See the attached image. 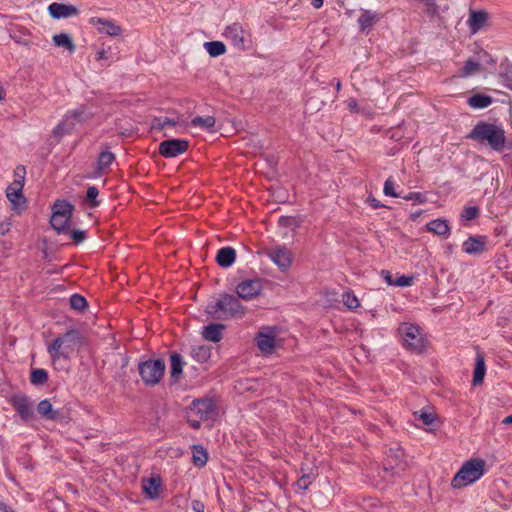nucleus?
<instances>
[{
    "instance_id": "nucleus-1",
    "label": "nucleus",
    "mask_w": 512,
    "mask_h": 512,
    "mask_svg": "<svg viewBox=\"0 0 512 512\" xmlns=\"http://www.w3.org/2000/svg\"><path fill=\"white\" fill-rule=\"evenodd\" d=\"M206 313L216 319L226 320L242 317L245 314V308L238 298L230 294H222L218 299L207 304Z\"/></svg>"
},
{
    "instance_id": "nucleus-2",
    "label": "nucleus",
    "mask_w": 512,
    "mask_h": 512,
    "mask_svg": "<svg viewBox=\"0 0 512 512\" xmlns=\"http://www.w3.org/2000/svg\"><path fill=\"white\" fill-rule=\"evenodd\" d=\"M81 344V339L76 331H68L54 339L48 346L47 352L55 365L61 359L68 360Z\"/></svg>"
},
{
    "instance_id": "nucleus-3",
    "label": "nucleus",
    "mask_w": 512,
    "mask_h": 512,
    "mask_svg": "<svg viewBox=\"0 0 512 512\" xmlns=\"http://www.w3.org/2000/svg\"><path fill=\"white\" fill-rule=\"evenodd\" d=\"M486 473V462L481 458H472L464 462L452 479L453 488H462L478 481Z\"/></svg>"
},
{
    "instance_id": "nucleus-4",
    "label": "nucleus",
    "mask_w": 512,
    "mask_h": 512,
    "mask_svg": "<svg viewBox=\"0 0 512 512\" xmlns=\"http://www.w3.org/2000/svg\"><path fill=\"white\" fill-rule=\"evenodd\" d=\"M470 138L479 143H487L495 151H501L505 145V132L497 125L479 123L471 131Z\"/></svg>"
},
{
    "instance_id": "nucleus-5",
    "label": "nucleus",
    "mask_w": 512,
    "mask_h": 512,
    "mask_svg": "<svg viewBox=\"0 0 512 512\" xmlns=\"http://www.w3.org/2000/svg\"><path fill=\"white\" fill-rule=\"evenodd\" d=\"M398 333L404 347L412 352L421 353L427 346V339L418 325L404 322L399 325Z\"/></svg>"
},
{
    "instance_id": "nucleus-6",
    "label": "nucleus",
    "mask_w": 512,
    "mask_h": 512,
    "mask_svg": "<svg viewBox=\"0 0 512 512\" xmlns=\"http://www.w3.org/2000/svg\"><path fill=\"white\" fill-rule=\"evenodd\" d=\"M255 343L264 356L271 355L281 345L280 329L277 327L264 326L255 335Z\"/></svg>"
},
{
    "instance_id": "nucleus-7",
    "label": "nucleus",
    "mask_w": 512,
    "mask_h": 512,
    "mask_svg": "<svg viewBox=\"0 0 512 512\" xmlns=\"http://www.w3.org/2000/svg\"><path fill=\"white\" fill-rule=\"evenodd\" d=\"M165 364L162 360H148L139 364V373L147 385L157 384L164 375Z\"/></svg>"
},
{
    "instance_id": "nucleus-8",
    "label": "nucleus",
    "mask_w": 512,
    "mask_h": 512,
    "mask_svg": "<svg viewBox=\"0 0 512 512\" xmlns=\"http://www.w3.org/2000/svg\"><path fill=\"white\" fill-rule=\"evenodd\" d=\"M72 206L65 201H58L52 208L51 226L58 232L64 231L70 220Z\"/></svg>"
},
{
    "instance_id": "nucleus-9",
    "label": "nucleus",
    "mask_w": 512,
    "mask_h": 512,
    "mask_svg": "<svg viewBox=\"0 0 512 512\" xmlns=\"http://www.w3.org/2000/svg\"><path fill=\"white\" fill-rule=\"evenodd\" d=\"M86 114L88 116V112L85 107H79L73 111H69L64 116L63 120L54 128L53 133L56 136H62L64 134H69L71 131L76 129L79 125L77 123L78 114Z\"/></svg>"
},
{
    "instance_id": "nucleus-10",
    "label": "nucleus",
    "mask_w": 512,
    "mask_h": 512,
    "mask_svg": "<svg viewBox=\"0 0 512 512\" xmlns=\"http://www.w3.org/2000/svg\"><path fill=\"white\" fill-rule=\"evenodd\" d=\"M215 414V404L211 399H198L189 407V417H197L200 420L211 419Z\"/></svg>"
},
{
    "instance_id": "nucleus-11",
    "label": "nucleus",
    "mask_w": 512,
    "mask_h": 512,
    "mask_svg": "<svg viewBox=\"0 0 512 512\" xmlns=\"http://www.w3.org/2000/svg\"><path fill=\"white\" fill-rule=\"evenodd\" d=\"M268 258L282 271H287L292 264L291 252L282 246L270 248L266 252Z\"/></svg>"
},
{
    "instance_id": "nucleus-12",
    "label": "nucleus",
    "mask_w": 512,
    "mask_h": 512,
    "mask_svg": "<svg viewBox=\"0 0 512 512\" xmlns=\"http://www.w3.org/2000/svg\"><path fill=\"white\" fill-rule=\"evenodd\" d=\"M487 58L488 54L482 51L477 53V55L467 59L462 68L459 70V76L462 78H468L479 73Z\"/></svg>"
},
{
    "instance_id": "nucleus-13",
    "label": "nucleus",
    "mask_w": 512,
    "mask_h": 512,
    "mask_svg": "<svg viewBox=\"0 0 512 512\" xmlns=\"http://www.w3.org/2000/svg\"><path fill=\"white\" fill-rule=\"evenodd\" d=\"M153 127L165 130V133H183L186 131L188 124L177 117H158L154 120Z\"/></svg>"
},
{
    "instance_id": "nucleus-14",
    "label": "nucleus",
    "mask_w": 512,
    "mask_h": 512,
    "mask_svg": "<svg viewBox=\"0 0 512 512\" xmlns=\"http://www.w3.org/2000/svg\"><path fill=\"white\" fill-rule=\"evenodd\" d=\"M262 290V283L259 279L245 280L236 287L239 298L249 301L257 297Z\"/></svg>"
},
{
    "instance_id": "nucleus-15",
    "label": "nucleus",
    "mask_w": 512,
    "mask_h": 512,
    "mask_svg": "<svg viewBox=\"0 0 512 512\" xmlns=\"http://www.w3.org/2000/svg\"><path fill=\"white\" fill-rule=\"evenodd\" d=\"M188 149V142L182 139H172L163 141L160 144L159 151L162 156L167 158L176 157Z\"/></svg>"
},
{
    "instance_id": "nucleus-16",
    "label": "nucleus",
    "mask_w": 512,
    "mask_h": 512,
    "mask_svg": "<svg viewBox=\"0 0 512 512\" xmlns=\"http://www.w3.org/2000/svg\"><path fill=\"white\" fill-rule=\"evenodd\" d=\"M21 185L19 182L11 183L6 189V197L12 204L14 210L20 211L24 208L25 198L22 194Z\"/></svg>"
},
{
    "instance_id": "nucleus-17",
    "label": "nucleus",
    "mask_w": 512,
    "mask_h": 512,
    "mask_svg": "<svg viewBox=\"0 0 512 512\" xmlns=\"http://www.w3.org/2000/svg\"><path fill=\"white\" fill-rule=\"evenodd\" d=\"M13 406L23 420L30 421L33 419L34 409L29 398L25 396H17L13 400Z\"/></svg>"
},
{
    "instance_id": "nucleus-18",
    "label": "nucleus",
    "mask_w": 512,
    "mask_h": 512,
    "mask_svg": "<svg viewBox=\"0 0 512 512\" xmlns=\"http://www.w3.org/2000/svg\"><path fill=\"white\" fill-rule=\"evenodd\" d=\"M90 23L94 25L97 30L109 36H118L121 33V28L114 21L105 18H91Z\"/></svg>"
},
{
    "instance_id": "nucleus-19",
    "label": "nucleus",
    "mask_w": 512,
    "mask_h": 512,
    "mask_svg": "<svg viewBox=\"0 0 512 512\" xmlns=\"http://www.w3.org/2000/svg\"><path fill=\"white\" fill-rule=\"evenodd\" d=\"M223 36L231 41L235 47H244V30L239 23H233L227 26L223 32Z\"/></svg>"
},
{
    "instance_id": "nucleus-20",
    "label": "nucleus",
    "mask_w": 512,
    "mask_h": 512,
    "mask_svg": "<svg viewBox=\"0 0 512 512\" xmlns=\"http://www.w3.org/2000/svg\"><path fill=\"white\" fill-rule=\"evenodd\" d=\"M48 12L52 18L61 19L76 15L78 10L72 5L52 3L48 6Z\"/></svg>"
},
{
    "instance_id": "nucleus-21",
    "label": "nucleus",
    "mask_w": 512,
    "mask_h": 512,
    "mask_svg": "<svg viewBox=\"0 0 512 512\" xmlns=\"http://www.w3.org/2000/svg\"><path fill=\"white\" fill-rule=\"evenodd\" d=\"M426 230L435 235L449 237L451 228L447 220L443 218L434 219L426 224Z\"/></svg>"
},
{
    "instance_id": "nucleus-22",
    "label": "nucleus",
    "mask_w": 512,
    "mask_h": 512,
    "mask_svg": "<svg viewBox=\"0 0 512 512\" xmlns=\"http://www.w3.org/2000/svg\"><path fill=\"white\" fill-rule=\"evenodd\" d=\"M485 238L483 237H468L462 245L463 251L469 255L479 254L484 251Z\"/></svg>"
},
{
    "instance_id": "nucleus-23",
    "label": "nucleus",
    "mask_w": 512,
    "mask_h": 512,
    "mask_svg": "<svg viewBox=\"0 0 512 512\" xmlns=\"http://www.w3.org/2000/svg\"><path fill=\"white\" fill-rule=\"evenodd\" d=\"M488 15L484 11H471L467 24L471 33H477L487 22Z\"/></svg>"
},
{
    "instance_id": "nucleus-24",
    "label": "nucleus",
    "mask_w": 512,
    "mask_h": 512,
    "mask_svg": "<svg viewBox=\"0 0 512 512\" xmlns=\"http://www.w3.org/2000/svg\"><path fill=\"white\" fill-rule=\"evenodd\" d=\"M160 486L161 478L158 475H153L150 478L143 479L142 481L143 491L151 499L158 496Z\"/></svg>"
},
{
    "instance_id": "nucleus-25",
    "label": "nucleus",
    "mask_w": 512,
    "mask_h": 512,
    "mask_svg": "<svg viewBox=\"0 0 512 512\" xmlns=\"http://www.w3.org/2000/svg\"><path fill=\"white\" fill-rule=\"evenodd\" d=\"M236 259V252L231 247L221 248L216 256V261L219 266L227 268L230 267Z\"/></svg>"
},
{
    "instance_id": "nucleus-26",
    "label": "nucleus",
    "mask_w": 512,
    "mask_h": 512,
    "mask_svg": "<svg viewBox=\"0 0 512 512\" xmlns=\"http://www.w3.org/2000/svg\"><path fill=\"white\" fill-rule=\"evenodd\" d=\"M223 328L224 326L221 324H209L203 328L202 336L208 341L219 342L222 338Z\"/></svg>"
},
{
    "instance_id": "nucleus-27",
    "label": "nucleus",
    "mask_w": 512,
    "mask_h": 512,
    "mask_svg": "<svg viewBox=\"0 0 512 512\" xmlns=\"http://www.w3.org/2000/svg\"><path fill=\"white\" fill-rule=\"evenodd\" d=\"M216 121L213 116L195 117L188 124L190 127L199 128L203 131L212 132L214 130Z\"/></svg>"
},
{
    "instance_id": "nucleus-28",
    "label": "nucleus",
    "mask_w": 512,
    "mask_h": 512,
    "mask_svg": "<svg viewBox=\"0 0 512 512\" xmlns=\"http://www.w3.org/2000/svg\"><path fill=\"white\" fill-rule=\"evenodd\" d=\"M53 43L57 47H61L69 51L70 53H73L75 51V45L67 33H59L55 34L52 38Z\"/></svg>"
},
{
    "instance_id": "nucleus-29",
    "label": "nucleus",
    "mask_w": 512,
    "mask_h": 512,
    "mask_svg": "<svg viewBox=\"0 0 512 512\" xmlns=\"http://www.w3.org/2000/svg\"><path fill=\"white\" fill-rule=\"evenodd\" d=\"M377 20L378 15L375 12L364 11L358 18V24L362 31H369Z\"/></svg>"
},
{
    "instance_id": "nucleus-30",
    "label": "nucleus",
    "mask_w": 512,
    "mask_h": 512,
    "mask_svg": "<svg viewBox=\"0 0 512 512\" xmlns=\"http://www.w3.org/2000/svg\"><path fill=\"white\" fill-rule=\"evenodd\" d=\"M485 372H486V367H485L484 358L481 354L478 353L476 356L475 369H474V375H473V384L474 385H479L483 382Z\"/></svg>"
},
{
    "instance_id": "nucleus-31",
    "label": "nucleus",
    "mask_w": 512,
    "mask_h": 512,
    "mask_svg": "<svg viewBox=\"0 0 512 512\" xmlns=\"http://www.w3.org/2000/svg\"><path fill=\"white\" fill-rule=\"evenodd\" d=\"M37 411L42 417L48 420H55L58 415V412L53 409L51 402L47 399L39 402Z\"/></svg>"
},
{
    "instance_id": "nucleus-32",
    "label": "nucleus",
    "mask_w": 512,
    "mask_h": 512,
    "mask_svg": "<svg viewBox=\"0 0 512 512\" xmlns=\"http://www.w3.org/2000/svg\"><path fill=\"white\" fill-rule=\"evenodd\" d=\"M492 103V98L484 94H475L468 99V104L474 109H483Z\"/></svg>"
},
{
    "instance_id": "nucleus-33",
    "label": "nucleus",
    "mask_w": 512,
    "mask_h": 512,
    "mask_svg": "<svg viewBox=\"0 0 512 512\" xmlns=\"http://www.w3.org/2000/svg\"><path fill=\"white\" fill-rule=\"evenodd\" d=\"M193 463L197 467H203L208 460V453L201 445L192 446Z\"/></svg>"
},
{
    "instance_id": "nucleus-34",
    "label": "nucleus",
    "mask_w": 512,
    "mask_h": 512,
    "mask_svg": "<svg viewBox=\"0 0 512 512\" xmlns=\"http://www.w3.org/2000/svg\"><path fill=\"white\" fill-rule=\"evenodd\" d=\"M170 362H171V377L174 380H177L180 377V375L182 374L183 365H184L183 359L179 354L173 353L170 356Z\"/></svg>"
},
{
    "instance_id": "nucleus-35",
    "label": "nucleus",
    "mask_w": 512,
    "mask_h": 512,
    "mask_svg": "<svg viewBox=\"0 0 512 512\" xmlns=\"http://www.w3.org/2000/svg\"><path fill=\"white\" fill-rule=\"evenodd\" d=\"M191 356L199 363H205L210 358V349L204 345L193 346Z\"/></svg>"
},
{
    "instance_id": "nucleus-36",
    "label": "nucleus",
    "mask_w": 512,
    "mask_h": 512,
    "mask_svg": "<svg viewBox=\"0 0 512 512\" xmlns=\"http://www.w3.org/2000/svg\"><path fill=\"white\" fill-rule=\"evenodd\" d=\"M115 156L110 151H103L100 153L97 160V169L100 172H104L114 162Z\"/></svg>"
},
{
    "instance_id": "nucleus-37",
    "label": "nucleus",
    "mask_w": 512,
    "mask_h": 512,
    "mask_svg": "<svg viewBox=\"0 0 512 512\" xmlns=\"http://www.w3.org/2000/svg\"><path fill=\"white\" fill-rule=\"evenodd\" d=\"M205 50L211 57L223 55L226 51L225 45L220 41H211L204 44Z\"/></svg>"
},
{
    "instance_id": "nucleus-38",
    "label": "nucleus",
    "mask_w": 512,
    "mask_h": 512,
    "mask_svg": "<svg viewBox=\"0 0 512 512\" xmlns=\"http://www.w3.org/2000/svg\"><path fill=\"white\" fill-rule=\"evenodd\" d=\"M342 302L349 310H354L359 307L358 298L350 291H346L342 294Z\"/></svg>"
},
{
    "instance_id": "nucleus-39",
    "label": "nucleus",
    "mask_w": 512,
    "mask_h": 512,
    "mask_svg": "<svg viewBox=\"0 0 512 512\" xmlns=\"http://www.w3.org/2000/svg\"><path fill=\"white\" fill-rule=\"evenodd\" d=\"M48 379V374L44 369H35L31 373V382L35 385H42Z\"/></svg>"
},
{
    "instance_id": "nucleus-40",
    "label": "nucleus",
    "mask_w": 512,
    "mask_h": 512,
    "mask_svg": "<svg viewBox=\"0 0 512 512\" xmlns=\"http://www.w3.org/2000/svg\"><path fill=\"white\" fill-rule=\"evenodd\" d=\"M314 473L303 474L296 483V486L301 490H306L314 481Z\"/></svg>"
},
{
    "instance_id": "nucleus-41",
    "label": "nucleus",
    "mask_w": 512,
    "mask_h": 512,
    "mask_svg": "<svg viewBox=\"0 0 512 512\" xmlns=\"http://www.w3.org/2000/svg\"><path fill=\"white\" fill-rule=\"evenodd\" d=\"M479 214V209L476 206H467L461 213V219L463 221H470L475 219Z\"/></svg>"
},
{
    "instance_id": "nucleus-42",
    "label": "nucleus",
    "mask_w": 512,
    "mask_h": 512,
    "mask_svg": "<svg viewBox=\"0 0 512 512\" xmlns=\"http://www.w3.org/2000/svg\"><path fill=\"white\" fill-rule=\"evenodd\" d=\"M70 305L73 309L80 311L86 307L87 302L83 296L79 294H74L70 298Z\"/></svg>"
},
{
    "instance_id": "nucleus-43",
    "label": "nucleus",
    "mask_w": 512,
    "mask_h": 512,
    "mask_svg": "<svg viewBox=\"0 0 512 512\" xmlns=\"http://www.w3.org/2000/svg\"><path fill=\"white\" fill-rule=\"evenodd\" d=\"M383 192L386 196L390 197H401L400 194H398L395 190V182L392 177H389L386 179L384 183Z\"/></svg>"
},
{
    "instance_id": "nucleus-44",
    "label": "nucleus",
    "mask_w": 512,
    "mask_h": 512,
    "mask_svg": "<svg viewBox=\"0 0 512 512\" xmlns=\"http://www.w3.org/2000/svg\"><path fill=\"white\" fill-rule=\"evenodd\" d=\"M403 198L407 201H412L413 204H424L426 202V196L419 192H411Z\"/></svg>"
},
{
    "instance_id": "nucleus-45",
    "label": "nucleus",
    "mask_w": 512,
    "mask_h": 512,
    "mask_svg": "<svg viewBox=\"0 0 512 512\" xmlns=\"http://www.w3.org/2000/svg\"><path fill=\"white\" fill-rule=\"evenodd\" d=\"M25 173H26V171L23 166H17L16 169L14 170V181L12 183L19 182L21 187H23L24 182H25Z\"/></svg>"
},
{
    "instance_id": "nucleus-46",
    "label": "nucleus",
    "mask_w": 512,
    "mask_h": 512,
    "mask_svg": "<svg viewBox=\"0 0 512 512\" xmlns=\"http://www.w3.org/2000/svg\"><path fill=\"white\" fill-rule=\"evenodd\" d=\"M413 284V277L401 275L395 279L394 286L397 287H409Z\"/></svg>"
},
{
    "instance_id": "nucleus-47",
    "label": "nucleus",
    "mask_w": 512,
    "mask_h": 512,
    "mask_svg": "<svg viewBox=\"0 0 512 512\" xmlns=\"http://www.w3.org/2000/svg\"><path fill=\"white\" fill-rule=\"evenodd\" d=\"M419 419L423 422V424L431 425L434 422V415L427 411H420Z\"/></svg>"
},
{
    "instance_id": "nucleus-48",
    "label": "nucleus",
    "mask_w": 512,
    "mask_h": 512,
    "mask_svg": "<svg viewBox=\"0 0 512 512\" xmlns=\"http://www.w3.org/2000/svg\"><path fill=\"white\" fill-rule=\"evenodd\" d=\"M98 194H99V191L95 186L89 187L86 192L87 199L89 201L93 202V204H95V200H96Z\"/></svg>"
},
{
    "instance_id": "nucleus-49",
    "label": "nucleus",
    "mask_w": 512,
    "mask_h": 512,
    "mask_svg": "<svg viewBox=\"0 0 512 512\" xmlns=\"http://www.w3.org/2000/svg\"><path fill=\"white\" fill-rule=\"evenodd\" d=\"M381 276L389 286H394L395 279L392 278V274L388 270H382Z\"/></svg>"
},
{
    "instance_id": "nucleus-50",
    "label": "nucleus",
    "mask_w": 512,
    "mask_h": 512,
    "mask_svg": "<svg viewBox=\"0 0 512 512\" xmlns=\"http://www.w3.org/2000/svg\"><path fill=\"white\" fill-rule=\"evenodd\" d=\"M86 111L88 112V116H86V114H78L77 123H79V125H82L83 123L89 121L92 118L93 113L88 109H86Z\"/></svg>"
},
{
    "instance_id": "nucleus-51",
    "label": "nucleus",
    "mask_w": 512,
    "mask_h": 512,
    "mask_svg": "<svg viewBox=\"0 0 512 512\" xmlns=\"http://www.w3.org/2000/svg\"><path fill=\"white\" fill-rule=\"evenodd\" d=\"M192 509L194 512H204L205 506L199 500L192 501Z\"/></svg>"
},
{
    "instance_id": "nucleus-52",
    "label": "nucleus",
    "mask_w": 512,
    "mask_h": 512,
    "mask_svg": "<svg viewBox=\"0 0 512 512\" xmlns=\"http://www.w3.org/2000/svg\"><path fill=\"white\" fill-rule=\"evenodd\" d=\"M84 237H85V233L83 231H73L72 233V239L76 242V243H80L81 241L84 240Z\"/></svg>"
},
{
    "instance_id": "nucleus-53",
    "label": "nucleus",
    "mask_w": 512,
    "mask_h": 512,
    "mask_svg": "<svg viewBox=\"0 0 512 512\" xmlns=\"http://www.w3.org/2000/svg\"><path fill=\"white\" fill-rule=\"evenodd\" d=\"M188 421H189V424L192 428L194 429H198L200 427V419H193L192 417H189L188 416Z\"/></svg>"
},
{
    "instance_id": "nucleus-54",
    "label": "nucleus",
    "mask_w": 512,
    "mask_h": 512,
    "mask_svg": "<svg viewBox=\"0 0 512 512\" xmlns=\"http://www.w3.org/2000/svg\"><path fill=\"white\" fill-rule=\"evenodd\" d=\"M0 511L1 512H14L7 504L0 501Z\"/></svg>"
},
{
    "instance_id": "nucleus-55",
    "label": "nucleus",
    "mask_w": 512,
    "mask_h": 512,
    "mask_svg": "<svg viewBox=\"0 0 512 512\" xmlns=\"http://www.w3.org/2000/svg\"><path fill=\"white\" fill-rule=\"evenodd\" d=\"M368 201L373 208L381 207L380 203L375 198H368Z\"/></svg>"
},
{
    "instance_id": "nucleus-56",
    "label": "nucleus",
    "mask_w": 512,
    "mask_h": 512,
    "mask_svg": "<svg viewBox=\"0 0 512 512\" xmlns=\"http://www.w3.org/2000/svg\"><path fill=\"white\" fill-rule=\"evenodd\" d=\"M348 107L351 111H356L357 109V103L355 100H349Z\"/></svg>"
},
{
    "instance_id": "nucleus-57",
    "label": "nucleus",
    "mask_w": 512,
    "mask_h": 512,
    "mask_svg": "<svg viewBox=\"0 0 512 512\" xmlns=\"http://www.w3.org/2000/svg\"><path fill=\"white\" fill-rule=\"evenodd\" d=\"M311 4H312L315 8L319 9V8H320V7H322V5H323V0H311Z\"/></svg>"
},
{
    "instance_id": "nucleus-58",
    "label": "nucleus",
    "mask_w": 512,
    "mask_h": 512,
    "mask_svg": "<svg viewBox=\"0 0 512 512\" xmlns=\"http://www.w3.org/2000/svg\"><path fill=\"white\" fill-rule=\"evenodd\" d=\"M97 59H98V60L106 59V53H105V51H103V50H102V51H98V52H97Z\"/></svg>"
},
{
    "instance_id": "nucleus-59",
    "label": "nucleus",
    "mask_w": 512,
    "mask_h": 512,
    "mask_svg": "<svg viewBox=\"0 0 512 512\" xmlns=\"http://www.w3.org/2000/svg\"><path fill=\"white\" fill-rule=\"evenodd\" d=\"M426 6L428 7H432L435 5V1L434 0H421Z\"/></svg>"
},
{
    "instance_id": "nucleus-60",
    "label": "nucleus",
    "mask_w": 512,
    "mask_h": 512,
    "mask_svg": "<svg viewBox=\"0 0 512 512\" xmlns=\"http://www.w3.org/2000/svg\"><path fill=\"white\" fill-rule=\"evenodd\" d=\"M422 214V211H416L414 213L411 214V219L412 220H416L418 217H420Z\"/></svg>"
},
{
    "instance_id": "nucleus-61",
    "label": "nucleus",
    "mask_w": 512,
    "mask_h": 512,
    "mask_svg": "<svg viewBox=\"0 0 512 512\" xmlns=\"http://www.w3.org/2000/svg\"><path fill=\"white\" fill-rule=\"evenodd\" d=\"M5 97V92L2 84L0 83V101L3 100Z\"/></svg>"
},
{
    "instance_id": "nucleus-62",
    "label": "nucleus",
    "mask_w": 512,
    "mask_h": 512,
    "mask_svg": "<svg viewBox=\"0 0 512 512\" xmlns=\"http://www.w3.org/2000/svg\"><path fill=\"white\" fill-rule=\"evenodd\" d=\"M503 423L504 424H512V415L507 416L506 418H504Z\"/></svg>"
},
{
    "instance_id": "nucleus-63",
    "label": "nucleus",
    "mask_w": 512,
    "mask_h": 512,
    "mask_svg": "<svg viewBox=\"0 0 512 512\" xmlns=\"http://www.w3.org/2000/svg\"><path fill=\"white\" fill-rule=\"evenodd\" d=\"M0 229L2 230V234H4L9 230V227H8V225L4 226L3 224H1Z\"/></svg>"
},
{
    "instance_id": "nucleus-64",
    "label": "nucleus",
    "mask_w": 512,
    "mask_h": 512,
    "mask_svg": "<svg viewBox=\"0 0 512 512\" xmlns=\"http://www.w3.org/2000/svg\"><path fill=\"white\" fill-rule=\"evenodd\" d=\"M508 81L510 82V83L508 84V87H510V88L512 89V71L510 72V76H509Z\"/></svg>"
}]
</instances>
